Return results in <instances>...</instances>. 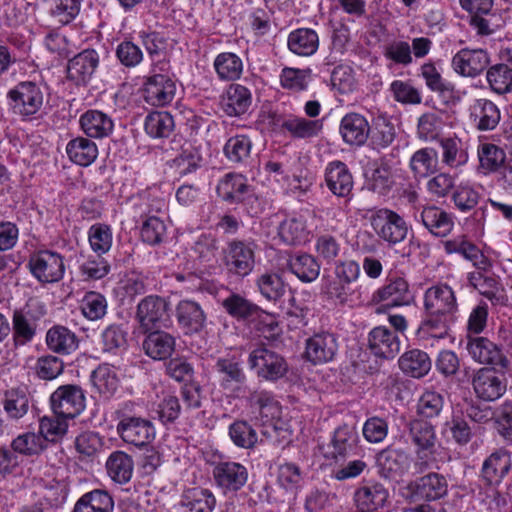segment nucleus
<instances>
[{
	"mask_svg": "<svg viewBox=\"0 0 512 512\" xmlns=\"http://www.w3.org/2000/svg\"><path fill=\"white\" fill-rule=\"evenodd\" d=\"M412 299L409 284L405 278L389 275L385 284L378 288L371 297V302L378 305L377 314H387L388 320H405V316L392 313L394 308L409 305Z\"/></svg>",
	"mask_w": 512,
	"mask_h": 512,
	"instance_id": "1",
	"label": "nucleus"
},
{
	"mask_svg": "<svg viewBox=\"0 0 512 512\" xmlns=\"http://www.w3.org/2000/svg\"><path fill=\"white\" fill-rule=\"evenodd\" d=\"M370 224L377 237L388 247L404 242L409 232L404 217L389 208L375 210L370 216Z\"/></svg>",
	"mask_w": 512,
	"mask_h": 512,
	"instance_id": "2",
	"label": "nucleus"
},
{
	"mask_svg": "<svg viewBox=\"0 0 512 512\" xmlns=\"http://www.w3.org/2000/svg\"><path fill=\"white\" fill-rule=\"evenodd\" d=\"M44 93L40 84L34 81H22L7 93L9 108L14 114L28 117L36 114L42 107Z\"/></svg>",
	"mask_w": 512,
	"mask_h": 512,
	"instance_id": "3",
	"label": "nucleus"
},
{
	"mask_svg": "<svg viewBox=\"0 0 512 512\" xmlns=\"http://www.w3.org/2000/svg\"><path fill=\"white\" fill-rule=\"evenodd\" d=\"M258 245L252 239H234L227 245L225 264L230 273L240 277L249 275L255 266Z\"/></svg>",
	"mask_w": 512,
	"mask_h": 512,
	"instance_id": "4",
	"label": "nucleus"
},
{
	"mask_svg": "<svg viewBox=\"0 0 512 512\" xmlns=\"http://www.w3.org/2000/svg\"><path fill=\"white\" fill-rule=\"evenodd\" d=\"M363 452L357 429L347 424L336 428L327 445L326 457L340 462Z\"/></svg>",
	"mask_w": 512,
	"mask_h": 512,
	"instance_id": "5",
	"label": "nucleus"
},
{
	"mask_svg": "<svg viewBox=\"0 0 512 512\" xmlns=\"http://www.w3.org/2000/svg\"><path fill=\"white\" fill-rule=\"evenodd\" d=\"M28 267L31 274L41 283L60 281L65 272L63 257L50 250H43L30 256Z\"/></svg>",
	"mask_w": 512,
	"mask_h": 512,
	"instance_id": "6",
	"label": "nucleus"
},
{
	"mask_svg": "<svg viewBox=\"0 0 512 512\" xmlns=\"http://www.w3.org/2000/svg\"><path fill=\"white\" fill-rule=\"evenodd\" d=\"M120 438L135 446H145L152 442L156 436L153 423L142 417L121 415L116 427Z\"/></svg>",
	"mask_w": 512,
	"mask_h": 512,
	"instance_id": "7",
	"label": "nucleus"
},
{
	"mask_svg": "<svg viewBox=\"0 0 512 512\" xmlns=\"http://www.w3.org/2000/svg\"><path fill=\"white\" fill-rule=\"evenodd\" d=\"M50 403L57 416L74 418L85 408V395L77 385H63L52 393Z\"/></svg>",
	"mask_w": 512,
	"mask_h": 512,
	"instance_id": "8",
	"label": "nucleus"
},
{
	"mask_svg": "<svg viewBox=\"0 0 512 512\" xmlns=\"http://www.w3.org/2000/svg\"><path fill=\"white\" fill-rule=\"evenodd\" d=\"M100 56L95 49H84L67 62L66 77L76 86H87L99 66Z\"/></svg>",
	"mask_w": 512,
	"mask_h": 512,
	"instance_id": "9",
	"label": "nucleus"
},
{
	"mask_svg": "<svg viewBox=\"0 0 512 512\" xmlns=\"http://www.w3.org/2000/svg\"><path fill=\"white\" fill-rule=\"evenodd\" d=\"M249 364L252 369L256 370L259 377L270 381L282 378L288 369L287 363L281 355L263 346L250 353Z\"/></svg>",
	"mask_w": 512,
	"mask_h": 512,
	"instance_id": "10",
	"label": "nucleus"
},
{
	"mask_svg": "<svg viewBox=\"0 0 512 512\" xmlns=\"http://www.w3.org/2000/svg\"><path fill=\"white\" fill-rule=\"evenodd\" d=\"M472 385L477 397L484 401H495L507 390V379L495 368H480L472 378Z\"/></svg>",
	"mask_w": 512,
	"mask_h": 512,
	"instance_id": "11",
	"label": "nucleus"
},
{
	"mask_svg": "<svg viewBox=\"0 0 512 512\" xmlns=\"http://www.w3.org/2000/svg\"><path fill=\"white\" fill-rule=\"evenodd\" d=\"M395 327L378 326L375 327L368 337L370 350L378 357L393 358L400 351V340L397 336V330H404L406 322H396Z\"/></svg>",
	"mask_w": 512,
	"mask_h": 512,
	"instance_id": "12",
	"label": "nucleus"
},
{
	"mask_svg": "<svg viewBox=\"0 0 512 512\" xmlns=\"http://www.w3.org/2000/svg\"><path fill=\"white\" fill-rule=\"evenodd\" d=\"M406 489L411 499L435 501L447 495L448 482L443 475L429 473L410 482Z\"/></svg>",
	"mask_w": 512,
	"mask_h": 512,
	"instance_id": "13",
	"label": "nucleus"
},
{
	"mask_svg": "<svg viewBox=\"0 0 512 512\" xmlns=\"http://www.w3.org/2000/svg\"><path fill=\"white\" fill-rule=\"evenodd\" d=\"M467 350L472 359L479 364L490 365L502 370L509 366V360L502 350L487 338H470Z\"/></svg>",
	"mask_w": 512,
	"mask_h": 512,
	"instance_id": "14",
	"label": "nucleus"
},
{
	"mask_svg": "<svg viewBox=\"0 0 512 512\" xmlns=\"http://www.w3.org/2000/svg\"><path fill=\"white\" fill-rule=\"evenodd\" d=\"M329 191L338 198L350 200L353 196L354 181L348 166L342 161L328 163L324 173Z\"/></svg>",
	"mask_w": 512,
	"mask_h": 512,
	"instance_id": "15",
	"label": "nucleus"
},
{
	"mask_svg": "<svg viewBox=\"0 0 512 512\" xmlns=\"http://www.w3.org/2000/svg\"><path fill=\"white\" fill-rule=\"evenodd\" d=\"M415 220L435 237H446L454 228L452 213L435 205L423 207L419 213L415 214Z\"/></svg>",
	"mask_w": 512,
	"mask_h": 512,
	"instance_id": "16",
	"label": "nucleus"
},
{
	"mask_svg": "<svg viewBox=\"0 0 512 512\" xmlns=\"http://www.w3.org/2000/svg\"><path fill=\"white\" fill-rule=\"evenodd\" d=\"M215 483L225 493L240 490L247 482L248 471L238 462L222 461L213 468Z\"/></svg>",
	"mask_w": 512,
	"mask_h": 512,
	"instance_id": "17",
	"label": "nucleus"
},
{
	"mask_svg": "<svg viewBox=\"0 0 512 512\" xmlns=\"http://www.w3.org/2000/svg\"><path fill=\"white\" fill-rule=\"evenodd\" d=\"M489 64V57L483 49L464 48L452 58V66L455 72L465 77H476Z\"/></svg>",
	"mask_w": 512,
	"mask_h": 512,
	"instance_id": "18",
	"label": "nucleus"
},
{
	"mask_svg": "<svg viewBox=\"0 0 512 512\" xmlns=\"http://www.w3.org/2000/svg\"><path fill=\"white\" fill-rule=\"evenodd\" d=\"M175 93L176 84L168 75L154 74L145 82L144 98L150 105H167L174 99Z\"/></svg>",
	"mask_w": 512,
	"mask_h": 512,
	"instance_id": "19",
	"label": "nucleus"
},
{
	"mask_svg": "<svg viewBox=\"0 0 512 512\" xmlns=\"http://www.w3.org/2000/svg\"><path fill=\"white\" fill-rule=\"evenodd\" d=\"M337 341L333 334L316 333L306 340L305 358L317 365L333 360L337 352Z\"/></svg>",
	"mask_w": 512,
	"mask_h": 512,
	"instance_id": "20",
	"label": "nucleus"
},
{
	"mask_svg": "<svg viewBox=\"0 0 512 512\" xmlns=\"http://www.w3.org/2000/svg\"><path fill=\"white\" fill-rule=\"evenodd\" d=\"M424 306L431 316L450 314L456 308L454 292L446 284L434 285L425 292Z\"/></svg>",
	"mask_w": 512,
	"mask_h": 512,
	"instance_id": "21",
	"label": "nucleus"
},
{
	"mask_svg": "<svg viewBox=\"0 0 512 512\" xmlns=\"http://www.w3.org/2000/svg\"><path fill=\"white\" fill-rule=\"evenodd\" d=\"M339 133L346 144L362 146L369 137L370 125L363 115L351 112L341 119Z\"/></svg>",
	"mask_w": 512,
	"mask_h": 512,
	"instance_id": "22",
	"label": "nucleus"
},
{
	"mask_svg": "<svg viewBox=\"0 0 512 512\" xmlns=\"http://www.w3.org/2000/svg\"><path fill=\"white\" fill-rule=\"evenodd\" d=\"M79 125L83 133L92 139H103L108 137L114 129L112 118L96 109L84 112L79 118Z\"/></svg>",
	"mask_w": 512,
	"mask_h": 512,
	"instance_id": "23",
	"label": "nucleus"
},
{
	"mask_svg": "<svg viewBox=\"0 0 512 512\" xmlns=\"http://www.w3.org/2000/svg\"><path fill=\"white\" fill-rule=\"evenodd\" d=\"M252 104L251 91L241 84H231L221 99L223 111L231 117L245 114Z\"/></svg>",
	"mask_w": 512,
	"mask_h": 512,
	"instance_id": "24",
	"label": "nucleus"
},
{
	"mask_svg": "<svg viewBox=\"0 0 512 512\" xmlns=\"http://www.w3.org/2000/svg\"><path fill=\"white\" fill-rule=\"evenodd\" d=\"M280 128L294 139H312L318 137L323 130V121L289 115L280 120Z\"/></svg>",
	"mask_w": 512,
	"mask_h": 512,
	"instance_id": "25",
	"label": "nucleus"
},
{
	"mask_svg": "<svg viewBox=\"0 0 512 512\" xmlns=\"http://www.w3.org/2000/svg\"><path fill=\"white\" fill-rule=\"evenodd\" d=\"M511 469V455L503 449L492 452L483 462L481 473L488 484H499Z\"/></svg>",
	"mask_w": 512,
	"mask_h": 512,
	"instance_id": "26",
	"label": "nucleus"
},
{
	"mask_svg": "<svg viewBox=\"0 0 512 512\" xmlns=\"http://www.w3.org/2000/svg\"><path fill=\"white\" fill-rule=\"evenodd\" d=\"M470 120L480 131L496 128L500 121L498 107L488 99H476L469 108Z\"/></svg>",
	"mask_w": 512,
	"mask_h": 512,
	"instance_id": "27",
	"label": "nucleus"
},
{
	"mask_svg": "<svg viewBox=\"0 0 512 512\" xmlns=\"http://www.w3.org/2000/svg\"><path fill=\"white\" fill-rule=\"evenodd\" d=\"M216 192L225 202L230 204L240 203L249 192L247 179L242 174L227 173L217 184Z\"/></svg>",
	"mask_w": 512,
	"mask_h": 512,
	"instance_id": "28",
	"label": "nucleus"
},
{
	"mask_svg": "<svg viewBox=\"0 0 512 512\" xmlns=\"http://www.w3.org/2000/svg\"><path fill=\"white\" fill-rule=\"evenodd\" d=\"M389 498L388 490L380 483H370L359 487L354 493L357 508L376 511L383 508Z\"/></svg>",
	"mask_w": 512,
	"mask_h": 512,
	"instance_id": "29",
	"label": "nucleus"
},
{
	"mask_svg": "<svg viewBox=\"0 0 512 512\" xmlns=\"http://www.w3.org/2000/svg\"><path fill=\"white\" fill-rule=\"evenodd\" d=\"M378 462L386 477H395L409 470L411 457L402 449L388 447L380 452Z\"/></svg>",
	"mask_w": 512,
	"mask_h": 512,
	"instance_id": "30",
	"label": "nucleus"
},
{
	"mask_svg": "<svg viewBox=\"0 0 512 512\" xmlns=\"http://www.w3.org/2000/svg\"><path fill=\"white\" fill-rule=\"evenodd\" d=\"M114 500L103 489H94L84 493L75 503L72 512H113Z\"/></svg>",
	"mask_w": 512,
	"mask_h": 512,
	"instance_id": "31",
	"label": "nucleus"
},
{
	"mask_svg": "<svg viewBox=\"0 0 512 512\" xmlns=\"http://www.w3.org/2000/svg\"><path fill=\"white\" fill-rule=\"evenodd\" d=\"M289 50L298 56H311L319 47V36L310 28H299L288 35Z\"/></svg>",
	"mask_w": 512,
	"mask_h": 512,
	"instance_id": "32",
	"label": "nucleus"
},
{
	"mask_svg": "<svg viewBox=\"0 0 512 512\" xmlns=\"http://www.w3.org/2000/svg\"><path fill=\"white\" fill-rule=\"evenodd\" d=\"M143 349L146 355L153 360H165L172 355L175 349V340L166 332L154 331L146 336Z\"/></svg>",
	"mask_w": 512,
	"mask_h": 512,
	"instance_id": "33",
	"label": "nucleus"
},
{
	"mask_svg": "<svg viewBox=\"0 0 512 512\" xmlns=\"http://www.w3.org/2000/svg\"><path fill=\"white\" fill-rule=\"evenodd\" d=\"M66 153L73 163L87 167L96 160L98 147L91 139L79 136L67 143Z\"/></svg>",
	"mask_w": 512,
	"mask_h": 512,
	"instance_id": "34",
	"label": "nucleus"
},
{
	"mask_svg": "<svg viewBox=\"0 0 512 512\" xmlns=\"http://www.w3.org/2000/svg\"><path fill=\"white\" fill-rule=\"evenodd\" d=\"M133 469L134 463L131 456L123 451H114L107 458V474L116 483L129 482L133 475Z\"/></svg>",
	"mask_w": 512,
	"mask_h": 512,
	"instance_id": "35",
	"label": "nucleus"
},
{
	"mask_svg": "<svg viewBox=\"0 0 512 512\" xmlns=\"http://www.w3.org/2000/svg\"><path fill=\"white\" fill-rule=\"evenodd\" d=\"M369 136L371 147L380 151L389 147L395 140V126L386 115H378L373 119Z\"/></svg>",
	"mask_w": 512,
	"mask_h": 512,
	"instance_id": "36",
	"label": "nucleus"
},
{
	"mask_svg": "<svg viewBox=\"0 0 512 512\" xmlns=\"http://www.w3.org/2000/svg\"><path fill=\"white\" fill-rule=\"evenodd\" d=\"M278 235L287 245L304 243L309 235L306 219L301 215L285 218L278 227Z\"/></svg>",
	"mask_w": 512,
	"mask_h": 512,
	"instance_id": "37",
	"label": "nucleus"
},
{
	"mask_svg": "<svg viewBox=\"0 0 512 512\" xmlns=\"http://www.w3.org/2000/svg\"><path fill=\"white\" fill-rule=\"evenodd\" d=\"M399 367L406 375L421 378L430 371L432 362L426 352L413 349L399 358Z\"/></svg>",
	"mask_w": 512,
	"mask_h": 512,
	"instance_id": "38",
	"label": "nucleus"
},
{
	"mask_svg": "<svg viewBox=\"0 0 512 512\" xmlns=\"http://www.w3.org/2000/svg\"><path fill=\"white\" fill-rule=\"evenodd\" d=\"M488 269L471 272L468 274L469 284L479 291L480 294L492 301H499L502 287L498 279L488 273Z\"/></svg>",
	"mask_w": 512,
	"mask_h": 512,
	"instance_id": "39",
	"label": "nucleus"
},
{
	"mask_svg": "<svg viewBox=\"0 0 512 512\" xmlns=\"http://www.w3.org/2000/svg\"><path fill=\"white\" fill-rule=\"evenodd\" d=\"M219 79L224 81L238 80L243 73V61L235 53L223 52L216 56L213 63Z\"/></svg>",
	"mask_w": 512,
	"mask_h": 512,
	"instance_id": "40",
	"label": "nucleus"
},
{
	"mask_svg": "<svg viewBox=\"0 0 512 512\" xmlns=\"http://www.w3.org/2000/svg\"><path fill=\"white\" fill-rule=\"evenodd\" d=\"M46 343L52 351L59 354H70L78 347L75 333L60 325L47 332Z\"/></svg>",
	"mask_w": 512,
	"mask_h": 512,
	"instance_id": "41",
	"label": "nucleus"
},
{
	"mask_svg": "<svg viewBox=\"0 0 512 512\" xmlns=\"http://www.w3.org/2000/svg\"><path fill=\"white\" fill-rule=\"evenodd\" d=\"M223 307L230 316L235 318H262L263 315L272 316V314L261 309L257 305L238 294H232L223 301Z\"/></svg>",
	"mask_w": 512,
	"mask_h": 512,
	"instance_id": "42",
	"label": "nucleus"
},
{
	"mask_svg": "<svg viewBox=\"0 0 512 512\" xmlns=\"http://www.w3.org/2000/svg\"><path fill=\"white\" fill-rule=\"evenodd\" d=\"M181 503L185 512H212L216 499L208 489L193 488L183 494Z\"/></svg>",
	"mask_w": 512,
	"mask_h": 512,
	"instance_id": "43",
	"label": "nucleus"
},
{
	"mask_svg": "<svg viewBox=\"0 0 512 512\" xmlns=\"http://www.w3.org/2000/svg\"><path fill=\"white\" fill-rule=\"evenodd\" d=\"M288 266L293 274L306 283L317 279L320 273V265L316 258L307 253L292 256Z\"/></svg>",
	"mask_w": 512,
	"mask_h": 512,
	"instance_id": "44",
	"label": "nucleus"
},
{
	"mask_svg": "<svg viewBox=\"0 0 512 512\" xmlns=\"http://www.w3.org/2000/svg\"><path fill=\"white\" fill-rule=\"evenodd\" d=\"M174 119L168 112L158 111L147 115L145 119V131L153 138H166L174 130Z\"/></svg>",
	"mask_w": 512,
	"mask_h": 512,
	"instance_id": "45",
	"label": "nucleus"
},
{
	"mask_svg": "<svg viewBox=\"0 0 512 512\" xmlns=\"http://www.w3.org/2000/svg\"><path fill=\"white\" fill-rule=\"evenodd\" d=\"M95 389L105 398H110L118 388V378L113 367L100 365L91 375Z\"/></svg>",
	"mask_w": 512,
	"mask_h": 512,
	"instance_id": "46",
	"label": "nucleus"
},
{
	"mask_svg": "<svg viewBox=\"0 0 512 512\" xmlns=\"http://www.w3.org/2000/svg\"><path fill=\"white\" fill-rule=\"evenodd\" d=\"M252 141L246 135L230 137L223 148L227 159L232 163L243 164L250 158Z\"/></svg>",
	"mask_w": 512,
	"mask_h": 512,
	"instance_id": "47",
	"label": "nucleus"
},
{
	"mask_svg": "<svg viewBox=\"0 0 512 512\" xmlns=\"http://www.w3.org/2000/svg\"><path fill=\"white\" fill-rule=\"evenodd\" d=\"M3 407L11 419H20L29 410V398L25 388H16L6 391Z\"/></svg>",
	"mask_w": 512,
	"mask_h": 512,
	"instance_id": "48",
	"label": "nucleus"
},
{
	"mask_svg": "<svg viewBox=\"0 0 512 512\" xmlns=\"http://www.w3.org/2000/svg\"><path fill=\"white\" fill-rule=\"evenodd\" d=\"M144 217L140 236L143 242L149 245H158L160 244L166 235V225L164 221L152 214V211L149 210L147 214L142 215Z\"/></svg>",
	"mask_w": 512,
	"mask_h": 512,
	"instance_id": "49",
	"label": "nucleus"
},
{
	"mask_svg": "<svg viewBox=\"0 0 512 512\" xmlns=\"http://www.w3.org/2000/svg\"><path fill=\"white\" fill-rule=\"evenodd\" d=\"M437 152L432 148L417 150L410 159V169L416 177H427L437 168Z\"/></svg>",
	"mask_w": 512,
	"mask_h": 512,
	"instance_id": "50",
	"label": "nucleus"
},
{
	"mask_svg": "<svg viewBox=\"0 0 512 512\" xmlns=\"http://www.w3.org/2000/svg\"><path fill=\"white\" fill-rule=\"evenodd\" d=\"M478 158L480 167L485 172H495L500 167L503 168L506 161L505 151L492 143H482L478 147Z\"/></svg>",
	"mask_w": 512,
	"mask_h": 512,
	"instance_id": "51",
	"label": "nucleus"
},
{
	"mask_svg": "<svg viewBox=\"0 0 512 512\" xmlns=\"http://www.w3.org/2000/svg\"><path fill=\"white\" fill-rule=\"evenodd\" d=\"M442 149V162L451 167L458 168L468 161V153L458 138H443L440 140Z\"/></svg>",
	"mask_w": 512,
	"mask_h": 512,
	"instance_id": "52",
	"label": "nucleus"
},
{
	"mask_svg": "<svg viewBox=\"0 0 512 512\" xmlns=\"http://www.w3.org/2000/svg\"><path fill=\"white\" fill-rule=\"evenodd\" d=\"M409 436L419 450H431L435 446L436 435L433 426L423 420H413L409 424Z\"/></svg>",
	"mask_w": 512,
	"mask_h": 512,
	"instance_id": "53",
	"label": "nucleus"
},
{
	"mask_svg": "<svg viewBox=\"0 0 512 512\" xmlns=\"http://www.w3.org/2000/svg\"><path fill=\"white\" fill-rule=\"evenodd\" d=\"M311 79L310 69L285 67L280 74V84L284 89L294 92L306 90Z\"/></svg>",
	"mask_w": 512,
	"mask_h": 512,
	"instance_id": "54",
	"label": "nucleus"
},
{
	"mask_svg": "<svg viewBox=\"0 0 512 512\" xmlns=\"http://www.w3.org/2000/svg\"><path fill=\"white\" fill-rule=\"evenodd\" d=\"M44 444V439L40 434L26 432L12 440L11 449L15 454L33 456L44 449Z\"/></svg>",
	"mask_w": 512,
	"mask_h": 512,
	"instance_id": "55",
	"label": "nucleus"
},
{
	"mask_svg": "<svg viewBox=\"0 0 512 512\" xmlns=\"http://www.w3.org/2000/svg\"><path fill=\"white\" fill-rule=\"evenodd\" d=\"M231 441L239 448L251 449L257 441V432L246 421H235L229 426Z\"/></svg>",
	"mask_w": 512,
	"mask_h": 512,
	"instance_id": "56",
	"label": "nucleus"
},
{
	"mask_svg": "<svg viewBox=\"0 0 512 512\" xmlns=\"http://www.w3.org/2000/svg\"><path fill=\"white\" fill-rule=\"evenodd\" d=\"M487 80L493 91L504 94L512 90V69L506 64H497L487 71Z\"/></svg>",
	"mask_w": 512,
	"mask_h": 512,
	"instance_id": "57",
	"label": "nucleus"
},
{
	"mask_svg": "<svg viewBox=\"0 0 512 512\" xmlns=\"http://www.w3.org/2000/svg\"><path fill=\"white\" fill-rule=\"evenodd\" d=\"M303 475L300 468L293 463H284L278 466L277 483L287 492L295 493L302 485Z\"/></svg>",
	"mask_w": 512,
	"mask_h": 512,
	"instance_id": "58",
	"label": "nucleus"
},
{
	"mask_svg": "<svg viewBox=\"0 0 512 512\" xmlns=\"http://www.w3.org/2000/svg\"><path fill=\"white\" fill-rule=\"evenodd\" d=\"M338 463L339 467L333 472V477L338 481L356 478L368 470V462L365 460V456L360 454Z\"/></svg>",
	"mask_w": 512,
	"mask_h": 512,
	"instance_id": "59",
	"label": "nucleus"
},
{
	"mask_svg": "<svg viewBox=\"0 0 512 512\" xmlns=\"http://www.w3.org/2000/svg\"><path fill=\"white\" fill-rule=\"evenodd\" d=\"M112 231L105 224H94L89 228L88 239L91 249L97 254L107 253L112 246Z\"/></svg>",
	"mask_w": 512,
	"mask_h": 512,
	"instance_id": "60",
	"label": "nucleus"
},
{
	"mask_svg": "<svg viewBox=\"0 0 512 512\" xmlns=\"http://www.w3.org/2000/svg\"><path fill=\"white\" fill-rule=\"evenodd\" d=\"M167 304L157 296L144 298L137 307L138 320H161L166 316Z\"/></svg>",
	"mask_w": 512,
	"mask_h": 512,
	"instance_id": "61",
	"label": "nucleus"
},
{
	"mask_svg": "<svg viewBox=\"0 0 512 512\" xmlns=\"http://www.w3.org/2000/svg\"><path fill=\"white\" fill-rule=\"evenodd\" d=\"M451 199L460 212L466 213L477 206L480 194L472 186L460 184L455 186Z\"/></svg>",
	"mask_w": 512,
	"mask_h": 512,
	"instance_id": "62",
	"label": "nucleus"
},
{
	"mask_svg": "<svg viewBox=\"0 0 512 512\" xmlns=\"http://www.w3.org/2000/svg\"><path fill=\"white\" fill-rule=\"evenodd\" d=\"M216 370L221 374V386L229 388L232 383H242L245 375L239 363L234 359L220 358L216 362Z\"/></svg>",
	"mask_w": 512,
	"mask_h": 512,
	"instance_id": "63",
	"label": "nucleus"
},
{
	"mask_svg": "<svg viewBox=\"0 0 512 512\" xmlns=\"http://www.w3.org/2000/svg\"><path fill=\"white\" fill-rule=\"evenodd\" d=\"M260 293L268 300L276 301L285 293V284L281 276L276 273H266L257 280Z\"/></svg>",
	"mask_w": 512,
	"mask_h": 512,
	"instance_id": "64",
	"label": "nucleus"
}]
</instances>
